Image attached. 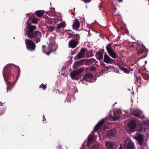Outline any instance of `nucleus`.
Instances as JSON below:
<instances>
[{"label": "nucleus", "mask_w": 149, "mask_h": 149, "mask_svg": "<svg viewBox=\"0 0 149 149\" xmlns=\"http://www.w3.org/2000/svg\"><path fill=\"white\" fill-rule=\"evenodd\" d=\"M35 26H32L28 24L26 28L24 30L25 35H26L27 37L31 39L32 40L38 43L40 41V38L42 36L41 32L39 31H33L36 29Z\"/></svg>", "instance_id": "obj_1"}, {"label": "nucleus", "mask_w": 149, "mask_h": 149, "mask_svg": "<svg viewBox=\"0 0 149 149\" xmlns=\"http://www.w3.org/2000/svg\"><path fill=\"white\" fill-rule=\"evenodd\" d=\"M55 34H53V37L51 36V38H49V42L48 43V47L47 52L45 51L44 48L45 47V46H42L43 52L47 55H49L51 52L56 51L58 47V45L56 44L55 42Z\"/></svg>", "instance_id": "obj_2"}, {"label": "nucleus", "mask_w": 149, "mask_h": 149, "mask_svg": "<svg viewBox=\"0 0 149 149\" xmlns=\"http://www.w3.org/2000/svg\"><path fill=\"white\" fill-rule=\"evenodd\" d=\"M141 45L142 46V47H144L143 44L140 41L138 42L137 43L131 42V48H132L131 51L132 54H138L143 53L144 49L142 48L139 49L138 48L141 46Z\"/></svg>", "instance_id": "obj_3"}, {"label": "nucleus", "mask_w": 149, "mask_h": 149, "mask_svg": "<svg viewBox=\"0 0 149 149\" xmlns=\"http://www.w3.org/2000/svg\"><path fill=\"white\" fill-rule=\"evenodd\" d=\"M82 83L86 84H87V82H91L94 81V76L91 73H88L85 75L83 78L80 80Z\"/></svg>", "instance_id": "obj_4"}, {"label": "nucleus", "mask_w": 149, "mask_h": 149, "mask_svg": "<svg viewBox=\"0 0 149 149\" xmlns=\"http://www.w3.org/2000/svg\"><path fill=\"white\" fill-rule=\"evenodd\" d=\"M84 69L80 68L77 70H73L70 73V76L73 79L78 80L79 79L78 76L83 71Z\"/></svg>", "instance_id": "obj_5"}, {"label": "nucleus", "mask_w": 149, "mask_h": 149, "mask_svg": "<svg viewBox=\"0 0 149 149\" xmlns=\"http://www.w3.org/2000/svg\"><path fill=\"white\" fill-rule=\"evenodd\" d=\"M25 43L26 45V47L28 50L32 51L35 49L36 45L32 41L26 39Z\"/></svg>", "instance_id": "obj_6"}, {"label": "nucleus", "mask_w": 149, "mask_h": 149, "mask_svg": "<svg viewBox=\"0 0 149 149\" xmlns=\"http://www.w3.org/2000/svg\"><path fill=\"white\" fill-rule=\"evenodd\" d=\"M138 74V72L137 70H134L133 72V81L134 83H135L139 87L141 86L140 85H139V83L141 85L142 84L141 82L142 80L140 79L139 77H138L137 75Z\"/></svg>", "instance_id": "obj_7"}, {"label": "nucleus", "mask_w": 149, "mask_h": 149, "mask_svg": "<svg viewBox=\"0 0 149 149\" xmlns=\"http://www.w3.org/2000/svg\"><path fill=\"white\" fill-rule=\"evenodd\" d=\"M132 137L139 142V144L140 146L142 145L144 140L142 135L139 133H136V135H133Z\"/></svg>", "instance_id": "obj_8"}, {"label": "nucleus", "mask_w": 149, "mask_h": 149, "mask_svg": "<svg viewBox=\"0 0 149 149\" xmlns=\"http://www.w3.org/2000/svg\"><path fill=\"white\" fill-rule=\"evenodd\" d=\"M122 111H118L117 113L114 112L113 116H110L109 117L107 118H108L110 120H112L115 121L118 120L120 116H122Z\"/></svg>", "instance_id": "obj_9"}, {"label": "nucleus", "mask_w": 149, "mask_h": 149, "mask_svg": "<svg viewBox=\"0 0 149 149\" xmlns=\"http://www.w3.org/2000/svg\"><path fill=\"white\" fill-rule=\"evenodd\" d=\"M87 52V50L85 48H83L75 58V59H79L84 56L85 54Z\"/></svg>", "instance_id": "obj_10"}, {"label": "nucleus", "mask_w": 149, "mask_h": 149, "mask_svg": "<svg viewBox=\"0 0 149 149\" xmlns=\"http://www.w3.org/2000/svg\"><path fill=\"white\" fill-rule=\"evenodd\" d=\"M137 121L136 118L131 120V132H133L136 130V123Z\"/></svg>", "instance_id": "obj_11"}, {"label": "nucleus", "mask_w": 149, "mask_h": 149, "mask_svg": "<svg viewBox=\"0 0 149 149\" xmlns=\"http://www.w3.org/2000/svg\"><path fill=\"white\" fill-rule=\"evenodd\" d=\"M79 43V42L78 40H72L69 43V46L70 47L73 48L77 45Z\"/></svg>", "instance_id": "obj_12"}, {"label": "nucleus", "mask_w": 149, "mask_h": 149, "mask_svg": "<svg viewBox=\"0 0 149 149\" xmlns=\"http://www.w3.org/2000/svg\"><path fill=\"white\" fill-rule=\"evenodd\" d=\"M142 114V112L138 109H136L133 111L131 110V114L138 117L140 118V116Z\"/></svg>", "instance_id": "obj_13"}, {"label": "nucleus", "mask_w": 149, "mask_h": 149, "mask_svg": "<svg viewBox=\"0 0 149 149\" xmlns=\"http://www.w3.org/2000/svg\"><path fill=\"white\" fill-rule=\"evenodd\" d=\"M105 145L106 148L108 149H115L114 143L111 141H106Z\"/></svg>", "instance_id": "obj_14"}, {"label": "nucleus", "mask_w": 149, "mask_h": 149, "mask_svg": "<svg viewBox=\"0 0 149 149\" xmlns=\"http://www.w3.org/2000/svg\"><path fill=\"white\" fill-rule=\"evenodd\" d=\"M113 60L107 54L104 55V61L107 63H111Z\"/></svg>", "instance_id": "obj_15"}, {"label": "nucleus", "mask_w": 149, "mask_h": 149, "mask_svg": "<svg viewBox=\"0 0 149 149\" xmlns=\"http://www.w3.org/2000/svg\"><path fill=\"white\" fill-rule=\"evenodd\" d=\"M104 119H102L94 127L93 131L95 132L97 131L99 129L100 127L104 124Z\"/></svg>", "instance_id": "obj_16"}, {"label": "nucleus", "mask_w": 149, "mask_h": 149, "mask_svg": "<svg viewBox=\"0 0 149 149\" xmlns=\"http://www.w3.org/2000/svg\"><path fill=\"white\" fill-rule=\"evenodd\" d=\"M74 21L72 25L73 27L75 30H77L80 27V24L79 22L77 19H76Z\"/></svg>", "instance_id": "obj_17"}, {"label": "nucleus", "mask_w": 149, "mask_h": 149, "mask_svg": "<svg viewBox=\"0 0 149 149\" xmlns=\"http://www.w3.org/2000/svg\"><path fill=\"white\" fill-rule=\"evenodd\" d=\"M123 147L126 149H130V141L127 139L125 142Z\"/></svg>", "instance_id": "obj_18"}, {"label": "nucleus", "mask_w": 149, "mask_h": 149, "mask_svg": "<svg viewBox=\"0 0 149 149\" xmlns=\"http://www.w3.org/2000/svg\"><path fill=\"white\" fill-rule=\"evenodd\" d=\"M108 53L112 58H116L117 54L113 50L108 52Z\"/></svg>", "instance_id": "obj_19"}, {"label": "nucleus", "mask_w": 149, "mask_h": 149, "mask_svg": "<svg viewBox=\"0 0 149 149\" xmlns=\"http://www.w3.org/2000/svg\"><path fill=\"white\" fill-rule=\"evenodd\" d=\"M117 132V131L115 130H110L108 131L107 135L109 136H113Z\"/></svg>", "instance_id": "obj_20"}, {"label": "nucleus", "mask_w": 149, "mask_h": 149, "mask_svg": "<svg viewBox=\"0 0 149 149\" xmlns=\"http://www.w3.org/2000/svg\"><path fill=\"white\" fill-rule=\"evenodd\" d=\"M93 140V138L92 136L91 135H90L88 137V141L87 143V146H89L91 144V143Z\"/></svg>", "instance_id": "obj_21"}, {"label": "nucleus", "mask_w": 149, "mask_h": 149, "mask_svg": "<svg viewBox=\"0 0 149 149\" xmlns=\"http://www.w3.org/2000/svg\"><path fill=\"white\" fill-rule=\"evenodd\" d=\"M66 23L65 22H63L57 24V27L59 29L62 27H64L66 26Z\"/></svg>", "instance_id": "obj_22"}, {"label": "nucleus", "mask_w": 149, "mask_h": 149, "mask_svg": "<svg viewBox=\"0 0 149 149\" xmlns=\"http://www.w3.org/2000/svg\"><path fill=\"white\" fill-rule=\"evenodd\" d=\"M43 14V11L42 10H38L36 12V14L38 17H40L42 16Z\"/></svg>", "instance_id": "obj_23"}, {"label": "nucleus", "mask_w": 149, "mask_h": 149, "mask_svg": "<svg viewBox=\"0 0 149 149\" xmlns=\"http://www.w3.org/2000/svg\"><path fill=\"white\" fill-rule=\"evenodd\" d=\"M96 55L98 59H101L103 58V54L100 52H97L96 54Z\"/></svg>", "instance_id": "obj_24"}, {"label": "nucleus", "mask_w": 149, "mask_h": 149, "mask_svg": "<svg viewBox=\"0 0 149 149\" xmlns=\"http://www.w3.org/2000/svg\"><path fill=\"white\" fill-rule=\"evenodd\" d=\"M125 128L127 131L130 134V122H129L127 126L125 127Z\"/></svg>", "instance_id": "obj_25"}, {"label": "nucleus", "mask_w": 149, "mask_h": 149, "mask_svg": "<svg viewBox=\"0 0 149 149\" xmlns=\"http://www.w3.org/2000/svg\"><path fill=\"white\" fill-rule=\"evenodd\" d=\"M106 48L108 52L113 50L111 48V45L110 44H108Z\"/></svg>", "instance_id": "obj_26"}, {"label": "nucleus", "mask_w": 149, "mask_h": 149, "mask_svg": "<svg viewBox=\"0 0 149 149\" xmlns=\"http://www.w3.org/2000/svg\"><path fill=\"white\" fill-rule=\"evenodd\" d=\"M54 8H52V10H50V11L49 12H47L46 13L48 14H50V15H49V16H50L53 15V13H54Z\"/></svg>", "instance_id": "obj_27"}, {"label": "nucleus", "mask_w": 149, "mask_h": 149, "mask_svg": "<svg viewBox=\"0 0 149 149\" xmlns=\"http://www.w3.org/2000/svg\"><path fill=\"white\" fill-rule=\"evenodd\" d=\"M121 69L124 72L127 73H130V71L128 70L126 68H124V67H122L121 68Z\"/></svg>", "instance_id": "obj_28"}, {"label": "nucleus", "mask_w": 149, "mask_h": 149, "mask_svg": "<svg viewBox=\"0 0 149 149\" xmlns=\"http://www.w3.org/2000/svg\"><path fill=\"white\" fill-rule=\"evenodd\" d=\"M98 147L97 144L93 145L91 147L90 149H98Z\"/></svg>", "instance_id": "obj_29"}, {"label": "nucleus", "mask_w": 149, "mask_h": 149, "mask_svg": "<svg viewBox=\"0 0 149 149\" xmlns=\"http://www.w3.org/2000/svg\"><path fill=\"white\" fill-rule=\"evenodd\" d=\"M53 19L49 18L47 19L46 22L47 23H48L50 24H52L53 22L52 21Z\"/></svg>", "instance_id": "obj_30"}, {"label": "nucleus", "mask_w": 149, "mask_h": 149, "mask_svg": "<svg viewBox=\"0 0 149 149\" xmlns=\"http://www.w3.org/2000/svg\"><path fill=\"white\" fill-rule=\"evenodd\" d=\"M38 20L37 18H34L32 19V22L34 24H37Z\"/></svg>", "instance_id": "obj_31"}, {"label": "nucleus", "mask_w": 149, "mask_h": 149, "mask_svg": "<svg viewBox=\"0 0 149 149\" xmlns=\"http://www.w3.org/2000/svg\"><path fill=\"white\" fill-rule=\"evenodd\" d=\"M47 28L48 30L50 31H53L54 29V26H47Z\"/></svg>", "instance_id": "obj_32"}, {"label": "nucleus", "mask_w": 149, "mask_h": 149, "mask_svg": "<svg viewBox=\"0 0 149 149\" xmlns=\"http://www.w3.org/2000/svg\"><path fill=\"white\" fill-rule=\"evenodd\" d=\"M40 87L42 88L44 90L46 88V85H44V84H42L40 86Z\"/></svg>", "instance_id": "obj_33"}, {"label": "nucleus", "mask_w": 149, "mask_h": 149, "mask_svg": "<svg viewBox=\"0 0 149 149\" xmlns=\"http://www.w3.org/2000/svg\"><path fill=\"white\" fill-rule=\"evenodd\" d=\"M94 59H90L88 60V62L89 63V64H91L93 63L94 61Z\"/></svg>", "instance_id": "obj_34"}, {"label": "nucleus", "mask_w": 149, "mask_h": 149, "mask_svg": "<svg viewBox=\"0 0 149 149\" xmlns=\"http://www.w3.org/2000/svg\"><path fill=\"white\" fill-rule=\"evenodd\" d=\"M131 149H135L134 144L131 141Z\"/></svg>", "instance_id": "obj_35"}, {"label": "nucleus", "mask_w": 149, "mask_h": 149, "mask_svg": "<svg viewBox=\"0 0 149 149\" xmlns=\"http://www.w3.org/2000/svg\"><path fill=\"white\" fill-rule=\"evenodd\" d=\"M148 76V75L145 74L143 76V78L145 80H146Z\"/></svg>", "instance_id": "obj_36"}, {"label": "nucleus", "mask_w": 149, "mask_h": 149, "mask_svg": "<svg viewBox=\"0 0 149 149\" xmlns=\"http://www.w3.org/2000/svg\"><path fill=\"white\" fill-rule=\"evenodd\" d=\"M100 65L103 67L105 66V64L102 62H100Z\"/></svg>", "instance_id": "obj_37"}, {"label": "nucleus", "mask_w": 149, "mask_h": 149, "mask_svg": "<svg viewBox=\"0 0 149 149\" xmlns=\"http://www.w3.org/2000/svg\"><path fill=\"white\" fill-rule=\"evenodd\" d=\"M11 84L10 83H8V84H7V85L8 86L7 87V88L8 90V89L9 88H10V85H11Z\"/></svg>", "instance_id": "obj_38"}, {"label": "nucleus", "mask_w": 149, "mask_h": 149, "mask_svg": "<svg viewBox=\"0 0 149 149\" xmlns=\"http://www.w3.org/2000/svg\"><path fill=\"white\" fill-rule=\"evenodd\" d=\"M43 120H42V121L44 123H45V118L44 115H43Z\"/></svg>", "instance_id": "obj_39"}, {"label": "nucleus", "mask_w": 149, "mask_h": 149, "mask_svg": "<svg viewBox=\"0 0 149 149\" xmlns=\"http://www.w3.org/2000/svg\"><path fill=\"white\" fill-rule=\"evenodd\" d=\"M147 53H148V50L146 52V54L145 55H144L143 56V58H145V57H146V56H147Z\"/></svg>", "instance_id": "obj_40"}, {"label": "nucleus", "mask_w": 149, "mask_h": 149, "mask_svg": "<svg viewBox=\"0 0 149 149\" xmlns=\"http://www.w3.org/2000/svg\"><path fill=\"white\" fill-rule=\"evenodd\" d=\"M146 130V129L145 128H144V129H143V128L142 129V128H141L140 130H139V131H143V130Z\"/></svg>", "instance_id": "obj_41"}, {"label": "nucleus", "mask_w": 149, "mask_h": 149, "mask_svg": "<svg viewBox=\"0 0 149 149\" xmlns=\"http://www.w3.org/2000/svg\"><path fill=\"white\" fill-rule=\"evenodd\" d=\"M77 64V63H75L74 65L73 66V67L74 68H75L76 67V65Z\"/></svg>", "instance_id": "obj_42"}, {"label": "nucleus", "mask_w": 149, "mask_h": 149, "mask_svg": "<svg viewBox=\"0 0 149 149\" xmlns=\"http://www.w3.org/2000/svg\"><path fill=\"white\" fill-rule=\"evenodd\" d=\"M119 149H122V144H121L120 145V147L119 148Z\"/></svg>", "instance_id": "obj_43"}, {"label": "nucleus", "mask_w": 149, "mask_h": 149, "mask_svg": "<svg viewBox=\"0 0 149 149\" xmlns=\"http://www.w3.org/2000/svg\"><path fill=\"white\" fill-rule=\"evenodd\" d=\"M146 80H147L148 81H149V76H148V78H147V79H146Z\"/></svg>", "instance_id": "obj_44"}, {"label": "nucleus", "mask_w": 149, "mask_h": 149, "mask_svg": "<svg viewBox=\"0 0 149 149\" xmlns=\"http://www.w3.org/2000/svg\"><path fill=\"white\" fill-rule=\"evenodd\" d=\"M3 77H4V79H5V78H6V77H5V76L4 74V73L3 74Z\"/></svg>", "instance_id": "obj_45"}, {"label": "nucleus", "mask_w": 149, "mask_h": 149, "mask_svg": "<svg viewBox=\"0 0 149 149\" xmlns=\"http://www.w3.org/2000/svg\"><path fill=\"white\" fill-rule=\"evenodd\" d=\"M7 65H6V66L5 67H4V68H3V70H4L5 69H6V67H7Z\"/></svg>", "instance_id": "obj_46"}, {"label": "nucleus", "mask_w": 149, "mask_h": 149, "mask_svg": "<svg viewBox=\"0 0 149 149\" xmlns=\"http://www.w3.org/2000/svg\"><path fill=\"white\" fill-rule=\"evenodd\" d=\"M123 1V0H119V1L120 2H122Z\"/></svg>", "instance_id": "obj_47"}, {"label": "nucleus", "mask_w": 149, "mask_h": 149, "mask_svg": "<svg viewBox=\"0 0 149 149\" xmlns=\"http://www.w3.org/2000/svg\"><path fill=\"white\" fill-rule=\"evenodd\" d=\"M70 96H67V98H70Z\"/></svg>", "instance_id": "obj_48"}, {"label": "nucleus", "mask_w": 149, "mask_h": 149, "mask_svg": "<svg viewBox=\"0 0 149 149\" xmlns=\"http://www.w3.org/2000/svg\"><path fill=\"white\" fill-rule=\"evenodd\" d=\"M67 101H68V102H69L70 101V100H67Z\"/></svg>", "instance_id": "obj_49"}, {"label": "nucleus", "mask_w": 149, "mask_h": 149, "mask_svg": "<svg viewBox=\"0 0 149 149\" xmlns=\"http://www.w3.org/2000/svg\"><path fill=\"white\" fill-rule=\"evenodd\" d=\"M136 63V61H135V63H134V64H135V63Z\"/></svg>", "instance_id": "obj_50"}, {"label": "nucleus", "mask_w": 149, "mask_h": 149, "mask_svg": "<svg viewBox=\"0 0 149 149\" xmlns=\"http://www.w3.org/2000/svg\"><path fill=\"white\" fill-rule=\"evenodd\" d=\"M133 65V64H132V65H131V66L132 65Z\"/></svg>", "instance_id": "obj_51"}, {"label": "nucleus", "mask_w": 149, "mask_h": 149, "mask_svg": "<svg viewBox=\"0 0 149 149\" xmlns=\"http://www.w3.org/2000/svg\"><path fill=\"white\" fill-rule=\"evenodd\" d=\"M29 14H27V15H29Z\"/></svg>", "instance_id": "obj_52"}, {"label": "nucleus", "mask_w": 149, "mask_h": 149, "mask_svg": "<svg viewBox=\"0 0 149 149\" xmlns=\"http://www.w3.org/2000/svg\"><path fill=\"white\" fill-rule=\"evenodd\" d=\"M131 37L132 38H133V37H132V36H131Z\"/></svg>", "instance_id": "obj_53"}, {"label": "nucleus", "mask_w": 149, "mask_h": 149, "mask_svg": "<svg viewBox=\"0 0 149 149\" xmlns=\"http://www.w3.org/2000/svg\"><path fill=\"white\" fill-rule=\"evenodd\" d=\"M131 71H132V69H131Z\"/></svg>", "instance_id": "obj_54"}, {"label": "nucleus", "mask_w": 149, "mask_h": 149, "mask_svg": "<svg viewBox=\"0 0 149 149\" xmlns=\"http://www.w3.org/2000/svg\"><path fill=\"white\" fill-rule=\"evenodd\" d=\"M29 19H30V17H29Z\"/></svg>", "instance_id": "obj_55"}, {"label": "nucleus", "mask_w": 149, "mask_h": 149, "mask_svg": "<svg viewBox=\"0 0 149 149\" xmlns=\"http://www.w3.org/2000/svg\"><path fill=\"white\" fill-rule=\"evenodd\" d=\"M146 62H147V61H146L145 62V63H146Z\"/></svg>", "instance_id": "obj_56"}]
</instances>
